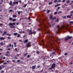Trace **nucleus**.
Wrapping results in <instances>:
<instances>
[{"label":"nucleus","mask_w":73,"mask_h":73,"mask_svg":"<svg viewBox=\"0 0 73 73\" xmlns=\"http://www.w3.org/2000/svg\"><path fill=\"white\" fill-rule=\"evenodd\" d=\"M67 55H68V53H65L64 54V56H67Z\"/></svg>","instance_id":"obj_43"},{"label":"nucleus","mask_w":73,"mask_h":73,"mask_svg":"<svg viewBox=\"0 0 73 73\" xmlns=\"http://www.w3.org/2000/svg\"><path fill=\"white\" fill-rule=\"evenodd\" d=\"M50 20H52V19H53V16L52 15H50Z\"/></svg>","instance_id":"obj_8"},{"label":"nucleus","mask_w":73,"mask_h":73,"mask_svg":"<svg viewBox=\"0 0 73 73\" xmlns=\"http://www.w3.org/2000/svg\"><path fill=\"white\" fill-rule=\"evenodd\" d=\"M2 69V67L1 66H0V70H1Z\"/></svg>","instance_id":"obj_41"},{"label":"nucleus","mask_w":73,"mask_h":73,"mask_svg":"<svg viewBox=\"0 0 73 73\" xmlns=\"http://www.w3.org/2000/svg\"><path fill=\"white\" fill-rule=\"evenodd\" d=\"M9 19L10 20H12V18L10 17L9 18Z\"/></svg>","instance_id":"obj_38"},{"label":"nucleus","mask_w":73,"mask_h":73,"mask_svg":"<svg viewBox=\"0 0 73 73\" xmlns=\"http://www.w3.org/2000/svg\"><path fill=\"white\" fill-rule=\"evenodd\" d=\"M7 38L8 39H11V38H10V37L9 36H8V37H7Z\"/></svg>","instance_id":"obj_59"},{"label":"nucleus","mask_w":73,"mask_h":73,"mask_svg":"<svg viewBox=\"0 0 73 73\" xmlns=\"http://www.w3.org/2000/svg\"><path fill=\"white\" fill-rule=\"evenodd\" d=\"M5 44V43H4L3 44V42H1L0 43V44L1 45H4Z\"/></svg>","instance_id":"obj_10"},{"label":"nucleus","mask_w":73,"mask_h":73,"mask_svg":"<svg viewBox=\"0 0 73 73\" xmlns=\"http://www.w3.org/2000/svg\"><path fill=\"white\" fill-rule=\"evenodd\" d=\"M18 33H15L14 34V36H17V35Z\"/></svg>","instance_id":"obj_20"},{"label":"nucleus","mask_w":73,"mask_h":73,"mask_svg":"<svg viewBox=\"0 0 73 73\" xmlns=\"http://www.w3.org/2000/svg\"><path fill=\"white\" fill-rule=\"evenodd\" d=\"M69 23L70 24H73V21H70L69 22Z\"/></svg>","instance_id":"obj_22"},{"label":"nucleus","mask_w":73,"mask_h":73,"mask_svg":"<svg viewBox=\"0 0 73 73\" xmlns=\"http://www.w3.org/2000/svg\"><path fill=\"white\" fill-rule=\"evenodd\" d=\"M46 32L47 33H48V38L47 39L49 41H48V44H49L50 45L53 46V44H54V41L57 42L58 41L54 39V37L52 35L50 34V32L47 31Z\"/></svg>","instance_id":"obj_1"},{"label":"nucleus","mask_w":73,"mask_h":73,"mask_svg":"<svg viewBox=\"0 0 73 73\" xmlns=\"http://www.w3.org/2000/svg\"><path fill=\"white\" fill-rule=\"evenodd\" d=\"M36 31H34L33 32V34H36Z\"/></svg>","instance_id":"obj_42"},{"label":"nucleus","mask_w":73,"mask_h":73,"mask_svg":"<svg viewBox=\"0 0 73 73\" xmlns=\"http://www.w3.org/2000/svg\"><path fill=\"white\" fill-rule=\"evenodd\" d=\"M67 18H71V16L70 15H67Z\"/></svg>","instance_id":"obj_19"},{"label":"nucleus","mask_w":73,"mask_h":73,"mask_svg":"<svg viewBox=\"0 0 73 73\" xmlns=\"http://www.w3.org/2000/svg\"><path fill=\"white\" fill-rule=\"evenodd\" d=\"M27 58H29V57H30V55H28V56H27Z\"/></svg>","instance_id":"obj_34"},{"label":"nucleus","mask_w":73,"mask_h":73,"mask_svg":"<svg viewBox=\"0 0 73 73\" xmlns=\"http://www.w3.org/2000/svg\"><path fill=\"white\" fill-rule=\"evenodd\" d=\"M60 4H58L57 5V6H58H58H60Z\"/></svg>","instance_id":"obj_62"},{"label":"nucleus","mask_w":73,"mask_h":73,"mask_svg":"<svg viewBox=\"0 0 73 73\" xmlns=\"http://www.w3.org/2000/svg\"><path fill=\"white\" fill-rule=\"evenodd\" d=\"M1 1L2 3H3V2H4V0H1Z\"/></svg>","instance_id":"obj_58"},{"label":"nucleus","mask_w":73,"mask_h":73,"mask_svg":"<svg viewBox=\"0 0 73 73\" xmlns=\"http://www.w3.org/2000/svg\"><path fill=\"white\" fill-rule=\"evenodd\" d=\"M35 68V66H33L32 67V69H34Z\"/></svg>","instance_id":"obj_15"},{"label":"nucleus","mask_w":73,"mask_h":73,"mask_svg":"<svg viewBox=\"0 0 73 73\" xmlns=\"http://www.w3.org/2000/svg\"><path fill=\"white\" fill-rule=\"evenodd\" d=\"M25 36H27V35H24L23 36V37L24 38H25Z\"/></svg>","instance_id":"obj_54"},{"label":"nucleus","mask_w":73,"mask_h":73,"mask_svg":"<svg viewBox=\"0 0 73 73\" xmlns=\"http://www.w3.org/2000/svg\"><path fill=\"white\" fill-rule=\"evenodd\" d=\"M27 4H25V5L23 7H24V8H26V7H27Z\"/></svg>","instance_id":"obj_28"},{"label":"nucleus","mask_w":73,"mask_h":73,"mask_svg":"<svg viewBox=\"0 0 73 73\" xmlns=\"http://www.w3.org/2000/svg\"><path fill=\"white\" fill-rule=\"evenodd\" d=\"M57 0H55L54 1V3H57Z\"/></svg>","instance_id":"obj_31"},{"label":"nucleus","mask_w":73,"mask_h":73,"mask_svg":"<svg viewBox=\"0 0 73 73\" xmlns=\"http://www.w3.org/2000/svg\"><path fill=\"white\" fill-rule=\"evenodd\" d=\"M50 12V10H48L47 11V13H49Z\"/></svg>","instance_id":"obj_53"},{"label":"nucleus","mask_w":73,"mask_h":73,"mask_svg":"<svg viewBox=\"0 0 73 73\" xmlns=\"http://www.w3.org/2000/svg\"><path fill=\"white\" fill-rule=\"evenodd\" d=\"M59 21V20H58V18L57 20H56V22H58Z\"/></svg>","instance_id":"obj_37"},{"label":"nucleus","mask_w":73,"mask_h":73,"mask_svg":"<svg viewBox=\"0 0 73 73\" xmlns=\"http://www.w3.org/2000/svg\"><path fill=\"white\" fill-rule=\"evenodd\" d=\"M0 39H1V40H5V37H1L0 38Z\"/></svg>","instance_id":"obj_9"},{"label":"nucleus","mask_w":73,"mask_h":73,"mask_svg":"<svg viewBox=\"0 0 73 73\" xmlns=\"http://www.w3.org/2000/svg\"><path fill=\"white\" fill-rule=\"evenodd\" d=\"M56 73H58V70H56V71H55Z\"/></svg>","instance_id":"obj_52"},{"label":"nucleus","mask_w":73,"mask_h":73,"mask_svg":"<svg viewBox=\"0 0 73 73\" xmlns=\"http://www.w3.org/2000/svg\"><path fill=\"white\" fill-rule=\"evenodd\" d=\"M57 13H58V12H56L55 13H54V15H56V14H57Z\"/></svg>","instance_id":"obj_30"},{"label":"nucleus","mask_w":73,"mask_h":73,"mask_svg":"<svg viewBox=\"0 0 73 73\" xmlns=\"http://www.w3.org/2000/svg\"><path fill=\"white\" fill-rule=\"evenodd\" d=\"M16 19H13V21H16Z\"/></svg>","instance_id":"obj_40"},{"label":"nucleus","mask_w":73,"mask_h":73,"mask_svg":"<svg viewBox=\"0 0 73 73\" xmlns=\"http://www.w3.org/2000/svg\"><path fill=\"white\" fill-rule=\"evenodd\" d=\"M14 44V47H16V43H15Z\"/></svg>","instance_id":"obj_35"},{"label":"nucleus","mask_w":73,"mask_h":73,"mask_svg":"<svg viewBox=\"0 0 73 73\" xmlns=\"http://www.w3.org/2000/svg\"><path fill=\"white\" fill-rule=\"evenodd\" d=\"M53 69V68L52 67V66L51 67H50L49 68V69H50V70H51V69Z\"/></svg>","instance_id":"obj_32"},{"label":"nucleus","mask_w":73,"mask_h":73,"mask_svg":"<svg viewBox=\"0 0 73 73\" xmlns=\"http://www.w3.org/2000/svg\"><path fill=\"white\" fill-rule=\"evenodd\" d=\"M52 2H49L48 3L49 5H51V4H52Z\"/></svg>","instance_id":"obj_25"},{"label":"nucleus","mask_w":73,"mask_h":73,"mask_svg":"<svg viewBox=\"0 0 73 73\" xmlns=\"http://www.w3.org/2000/svg\"><path fill=\"white\" fill-rule=\"evenodd\" d=\"M7 32L6 31L3 32V34H2V36H4L5 35H6V34H7Z\"/></svg>","instance_id":"obj_7"},{"label":"nucleus","mask_w":73,"mask_h":73,"mask_svg":"<svg viewBox=\"0 0 73 73\" xmlns=\"http://www.w3.org/2000/svg\"><path fill=\"white\" fill-rule=\"evenodd\" d=\"M33 34V32H30L29 33V35H32Z\"/></svg>","instance_id":"obj_17"},{"label":"nucleus","mask_w":73,"mask_h":73,"mask_svg":"<svg viewBox=\"0 0 73 73\" xmlns=\"http://www.w3.org/2000/svg\"><path fill=\"white\" fill-rule=\"evenodd\" d=\"M12 1H11L9 3V4L10 5H11L12 6Z\"/></svg>","instance_id":"obj_13"},{"label":"nucleus","mask_w":73,"mask_h":73,"mask_svg":"<svg viewBox=\"0 0 73 73\" xmlns=\"http://www.w3.org/2000/svg\"><path fill=\"white\" fill-rule=\"evenodd\" d=\"M62 12L61 11H59L58 13V15H60V14H61Z\"/></svg>","instance_id":"obj_26"},{"label":"nucleus","mask_w":73,"mask_h":73,"mask_svg":"<svg viewBox=\"0 0 73 73\" xmlns=\"http://www.w3.org/2000/svg\"><path fill=\"white\" fill-rule=\"evenodd\" d=\"M15 50L16 51V52H18V50H17V48H15Z\"/></svg>","instance_id":"obj_44"},{"label":"nucleus","mask_w":73,"mask_h":73,"mask_svg":"<svg viewBox=\"0 0 73 73\" xmlns=\"http://www.w3.org/2000/svg\"><path fill=\"white\" fill-rule=\"evenodd\" d=\"M62 3H64L65 2V0H63L62 1Z\"/></svg>","instance_id":"obj_55"},{"label":"nucleus","mask_w":73,"mask_h":73,"mask_svg":"<svg viewBox=\"0 0 73 73\" xmlns=\"http://www.w3.org/2000/svg\"><path fill=\"white\" fill-rule=\"evenodd\" d=\"M9 12H13V10H12V9H10L9 10Z\"/></svg>","instance_id":"obj_36"},{"label":"nucleus","mask_w":73,"mask_h":73,"mask_svg":"<svg viewBox=\"0 0 73 73\" xmlns=\"http://www.w3.org/2000/svg\"><path fill=\"white\" fill-rule=\"evenodd\" d=\"M64 5H65V6H67V5H68V4L66 3H65Z\"/></svg>","instance_id":"obj_49"},{"label":"nucleus","mask_w":73,"mask_h":73,"mask_svg":"<svg viewBox=\"0 0 73 73\" xmlns=\"http://www.w3.org/2000/svg\"><path fill=\"white\" fill-rule=\"evenodd\" d=\"M66 27L67 29H68L69 28V25H67L66 26Z\"/></svg>","instance_id":"obj_29"},{"label":"nucleus","mask_w":73,"mask_h":73,"mask_svg":"<svg viewBox=\"0 0 73 73\" xmlns=\"http://www.w3.org/2000/svg\"><path fill=\"white\" fill-rule=\"evenodd\" d=\"M18 1H17L16 2H13V4H12V5H11V6L12 7H13V6L14 5H15L16 4L17 5L18 4Z\"/></svg>","instance_id":"obj_4"},{"label":"nucleus","mask_w":73,"mask_h":73,"mask_svg":"<svg viewBox=\"0 0 73 73\" xmlns=\"http://www.w3.org/2000/svg\"><path fill=\"white\" fill-rule=\"evenodd\" d=\"M9 47H11V44H10V45H9Z\"/></svg>","instance_id":"obj_63"},{"label":"nucleus","mask_w":73,"mask_h":73,"mask_svg":"<svg viewBox=\"0 0 73 73\" xmlns=\"http://www.w3.org/2000/svg\"><path fill=\"white\" fill-rule=\"evenodd\" d=\"M4 73V70H2L1 71V73Z\"/></svg>","instance_id":"obj_45"},{"label":"nucleus","mask_w":73,"mask_h":73,"mask_svg":"<svg viewBox=\"0 0 73 73\" xmlns=\"http://www.w3.org/2000/svg\"><path fill=\"white\" fill-rule=\"evenodd\" d=\"M67 37L68 39H70V38H72V37L70 36H67Z\"/></svg>","instance_id":"obj_11"},{"label":"nucleus","mask_w":73,"mask_h":73,"mask_svg":"<svg viewBox=\"0 0 73 73\" xmlns=\"http://www.w3.org/2000/svg\"><path fill=\"white\" fill-rule=\"evenodd\" d=\"M70 0H68L66 1V3L67 4H68V3H70Z\"/></svg>","instance_id":"obj_14"},{"label":"nucleus","mask_w":73,"mask_h":73,"mask_svg":"<svg viewBox=\"0 0 73 73\" xmlns=\"http://www.w3.org/2000/svg\"><path fill=\"white\" fill-rule=\"evenodd\" d=\"M57 27L58 28V30L56 32V33H59L60 32V29L59 28V26H57Z\"/></svg>","instance_id":"obj_3"},{"label":"nucleus","mask_w":73,"mask_h":73,"mask_svg":"<svg viewBox=\"0 0 73 73\" xmlns=\"http://www.w3.org/2000/svg\"><path fill=\"white\" fill-rule=\"evenodd\" d=\"M61 1V0H59L58 1V2H57V3H59V2H60Z\"/></svg>","instance_id":"obj_60"},{"label":"nucleus","mask_w":73,"mask_h":73,"mask_svg":"<svg viewBox=\"0 0 73 73\" xmlns=\"http://www.w3.org/2000/svg\"><path fill=\"white\" fill-rule=\"evenodd\" d=\"M28 41V39H26L25 40L24 42V43H27Z\"/></svg>","instance_id":"obj_12"},{"label":"nucleus","mask_w":73,"mask_h":73,"mask_svg":"<svg viewBox=\"0 0 73 73\" xmlns=\"http://www.w3.org/2000/svg\"><path fill=\"white\" fill-rule=\"evenodd\" d=\"M42 72H43V69H42V70H41L40 71V73H41Z\"/></svg>","instance_id":"obj_47"},{"label":"nucleus","mask_w":73,"mask_h":73,"mask_svg":"<svg viewBox=\"0 0 73 73\" xmlns=\"http://www.w3.org/2000/svg\"><path fill=\"white\" fill-rule=\"evenodd\" d=\"M21 13V11H18V15H20Z\"/></svg>","instance_id":"obj_27"},{"label":"nucleus","mask_w":73,"mask_h":73,"mask_svg":"<svg viewBox=\"0 0 73 73\" xmlns=\"http://www.w3.org/2000/svg\"><path fill=\"white\" fill-rule=\"evenodd\" d=\"M20 54H17V56H20Z\"/></svg>","instance_id":"obj_50"},{"label":"nucleus","mask_w":73,"mask_h":73,"mask_svg":"<svg viewBox=\"0 0 73 73\" xmlns=\"http://www.w3.org/2000/svg\"><path fill=\"white\" fill-rule=\"evenodd\" d=\"M19 3H21V1L20 0L19 1Z\"/></svg>","instance_id":"obj_57"},{"label":"nucleus","mask_w":73,"mask_h":73,"mask_svg":"<svg viewBox=\"0 0 73 73\" xmlns=\"http://www.w3.org/2000/svg\"><path fill=\"white\" fill-rule=\"evenodd\" d=\"M51 66L54 69V68L56 67V64L53 63Z\"/></svg>","instance_id":"obj_5"},{"label":"nucleus","mask_w":73,"mask_h":73,"mask_svg":"<svg viewBox=\"0 0 73 73\" xmlns=\"http://www.w3.org/2000/svg\"><path fill=\"white\" fill-rule=\"evenodd\" d=\"M9 25H11L12 26H10V28H16V27L14 26H13V25H15L16 24V23H10L9 24Z\"/></svg>","instance_id":"obj_2"},{"label":"nucleus","mask_w":73,"mask_h":73,"mask_svg":"<svg viewBox=\"0 0 73 73\" xmlns=\"http://www.w3.org/2000/svg\"><path fill=\"white\" fill-rule=\"evenodd\" d=\"M12 62H16V61H15V60H12Z\"/></svg>","instance_id":"obj_64"},{"label":"nucleus","mask_w":73,"mask_h":73,"mask_svg":"<svg viewBox=\"0 0 73 73\" xmlns=\"http://www.w3.org/2000/svg\"><path fill=\"white\" fill-rule=\"evenodd\" d=\"M2 68H4V67H5V66L4 65H2Z\"/></svg>","instance_id":"obj_56"},{"label":"nucleus","mask_w":73,"mask_h":73,"mask_svg":"<svg viewBox=\"0 0 73 73\" xmlns=\"http://www.w3.org/2000/svg\"><path fill=\"white\" fill-rule=\"evenodd\" d=\"M63 19H66V16H64L63 17Z\"/></svg>","instance_id":"obj_46"},{"label":"nucleus","mask_w":73,"mask_h":73,"mask_svg":"<svg viewBox=\"0 0 73 73\" xmlns=\"http://www.w3.org/2000/svg\"><path fill=\"white\" fill-rule=\"evenodd\" d=\"M17 17V15H13V18H15V17Z\"/></svg>","instance_id":"obj_16"},{"label":"nucleus","mask_w":73,"mask_h":73,"mask_svg":"<svg viewBox=\"0 0 73 73\" xmlns=\"http://www.w3.org/2000/svg\"><path fill=\"white\" fill-rule=\"evenodd\" d=\"M56 54V52H53L52 53V54Z\"/></svg>","instance_id":"obj_33"},{"label":"nucleus","mask_w":73,"mask_h":73,"mask_svg":"<svg viewBox=\"0 0 73 73\" xmlns=\"http://www.w3.org/2000/svg\"><path fill=\"white\" fill-rule=\"evenodd\" d=\"M21 36V35H20V34H18L17 36V37H18V38H19V37H20Z\"/></svg>","instance_id":"obj_21"},{"label":"nucleus","mask_w":73,"mask_h":73,"mask_svg":"<svg viewBox=\"0 0 73 73\" xmlns=\"http://www.w3.org/2000/svg\"><path fill=\"white\" fill-rule=\"evenodd\" d=\"M56 17H54L52 18V20H56Z\"/></svg>","instance_id":"obj_23"},{"label":"nucleus","mask_w":73,"mask_h":73,"mask_svg":"<svg viewBox=\"0 0 73 73\" xmlns=\"http://www.w3.org/2000/svg\"><path fill=\"white\" fill-rule=\"evenodd\" d=\"M4 65H6L7 64V62H5L3 63Z\"/></svg>","instance_id":"obj_48"},{"label":"nucleus","mask_w":73,"mask_h":73,"mask_svg":"<svg viewBox=\"0 0 73 73\" xmlns=\"http://www.w3.org/2000/svg\"><path fill=\"white\" fill-rule=\"evenodd\" d=\"M1 26H3V24L0 23V26L1 27Z\"/></svg>","instance_id":"obj_51"},{"label":"nucleus","mask_w":73,"mask_h":73,"mask_svg":"<svg viewBox=\"0 0 73 73\" xmlns=\"http://www.w3.org/2000/svg\"><path fill=\"white\" fill-rule=\"evenodd\" d=\"M68 39V38L67 37L65 39V41H67V40H68V39Z\"/></svg>","instance_id":"obj_39"},{"label":"nucleus","mask_w":73,"mask_h":73,"mask_svg":"<svg viewBox=\"0 0 73 73\" xmlns=\"http://www.w3.org/2000/svg\"><path fill=\"white\" fill-rule=\"evenodd\" d=\"M27 55H28V53H25L24 55V57H26Z\"/></svg>","instance_id":"obj_18"},{"label":"nucleus","mask_w":73,"mask_h":73,"mask_svg":"<svg viewBox=\"0 0 73 73\" xmlns=\"http://www.w3.org/2000/svg\"><path fill=\"white\" fill-rule=\"evenodd\" d=\"M7 36H11L12 35L11 34H9V33L7 34Z\"/></svg>","instance_id":"obj_24"},{"label":"nucleus","mask_w":73,"mask_h":73,"mask_svg":"<svg viewBox=\"0 0 73 73\" xmlns=\"http://www.w3.org/2000/svg\"><path fill=\"white\" fill-rule=\"evenodd\" d=\"M30 45H31V42H28L27 44L26 47L27 48H29Z\"/></svg>","instance_id":"obj_6"},{"label":"nucleus","mask_w":73,"mask_h":73,"mask_svg":"<svg viewBox=\"0 0 73 73\" xmlns=\"http://www.w3.org/2000/svg\"><path fill=\"white\" fill-rule=\"evenodd\" d=\"M20 61V60H17V62H19Z\"/></svg>","instance_id":"obj_61"}]
</instances>
